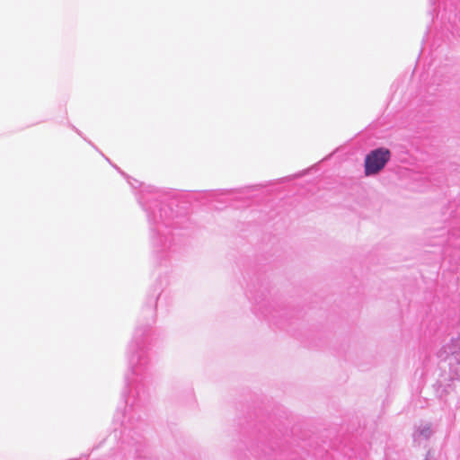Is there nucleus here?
Masks as SVG:
<instances>
[{
  "label": "nucleus",
  "instance_id": "1",
  "mask_svg": "<svg viewBox=\"0 0 460 460\" xmlns=\"http://www.w3.org/2000/svg\"><path fill=\"white\" fill-rule=\"evenodd\" d=\"M391 153L387 148L380 147L371 151L365 158L366 176L377 174L390 160Z\"/></svg>",
  "mask_w": 460,
  "mask_h": 460
}]
</instances>
